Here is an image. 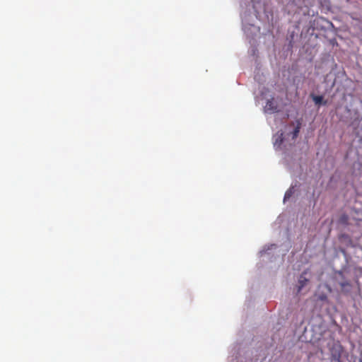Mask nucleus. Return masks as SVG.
Returning a JSON list of instances; mask_svg holds the SVG:
<instances>
[{"label":"nucleus","instance_id":"nucleus-1","mask_svg":"<svg viewBox=\"0 0 362 362\" xmlns=\"http://www.w3.org/2000/svg\"><path fill=\"white\" fill-rule=\"evenodd\" d=\"M330 360L332 362H342L343 357H347V354L343 346L339 342H333L329 348Z\"/></svg>","mask_w":362,"mask_h":362},{"label":"nucleus","instance_id":"nucleus-2","mask_svg":"<svg viewBox=\"0 0 362 362\" xmlns=\"http://www.w3.org/2000/svg\"><path fill=\"white\" fill-rule=\"evenodd\" d=\"M266 112H275L278 111V105L273 98L268 100L264 107Z\"/></svg>","mask_w":362,"mask_h":362},{"label":"nucleus","instance_id":"nucleus-3","mask_svg":"<svg viewBox=\"0 0 362 362\" xmlns=\"http://www.w3.org/2000/svg\"><path fill=\"white\" fill-rule=\"evenodd\" d=\"M308 281V279L305 276V273H303L300 277H299V279H298V284H299V286H298V292L300 291V290L302 289L303 287H304L307 282Z\"/></svg>","mask_w":362,"mask_h":362},{"label":"nucleus","instance_id":"nucleus-4","mask_svg":"<svg viewBox=\"0 0 362 362\" xmlns=\"http://www.w3.org/2000/svg\"><path fill=\"white\" fill-rule=\"evenodd\" d=\"M313 100L316 105H320L323 102V97L322 95H313Z\"/></svg>","mask_w":362,"mask_h":362},{"label":"nucleus","instance_id":"nucleus-5","mask_svg":"<svg viewBox=\"0 0 362 362\" xmlns=\"http://www.w3.org/2000/svg\"><path fill=\"white\" fill-rule=\"evenodd\" d=\"M283 132H281L279 136H278V138L276 139L274 145V146H280L281 144H282L283 142Z\"/></svg>","mask_w":362,"mask_h":362},{"label":"nucleus","instance_id":"nucleus-6","mask_svg":"<svg viewBox=\"0 0 362 362\" xmlns=\"http://www.w3.org/2000/svg\"><path fill=\"white\" fill-rule=\"evenodd\" d=\"M292 193L293 192L291 189H289L288 191H286L284 195V201L288 199L291 197Z\"/></svg>","mask_w":362,"mask_h":362},{"label":"nucleus","instance_id":"nucleus-7","mask_svg":"<svg viewBox=\"0 0 362 362\" xmlns=\"http://www.w3.org/2000/svg\"><path fill=\"white\" fill-rule=\"evenodd\" d=\"M300 132V127L298 125L293 130V138L295 139L298 136V133Z\"/></svg>","mask_w":362,"mask_h":362}]
</instances>
